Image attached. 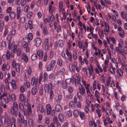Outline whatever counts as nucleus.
<instances>
[{
    "label": "nucleus",
    "instance_id": "1",
    "mask_svg": "<svg viewBox=\"0 0 127 127\" xmlns=\"http://www.w3.org/2000/svg\"><path fill=\"white\" fill-rule=\"evenodd\" d=\"M6 122L8 126H11V127H16V121L15 118L12 117L10 119L9 117H7Z\"/></svg>",
    "mask_w": 127,
    "mask_h": 127
},
{
    "label": "nucleus",
    "instance_id": "2",
    "mask_svg": "<svg viewBox=\"0 0 127 127\" xmlns=\"http://www.w3.org/2000/svg\"><path fill=\"white\" fill-rule=\"evenodd\" d=\"M79 91L77 92V96L79 100L81 101H82L83 98L82 95L86 93V91L85 88L81 86L79 87L78 88Z\"/></svg>",
    "mask_w": 127,
    "mask_h": 127
},
{
    "label": "nucleus",
    "instance_id": "3",
    "mask_svg": "<svg viewBox=\"0 0 127 127\" xmlns=\"http://www.w3.org/2000/svg\"><path fill=\"white\" fill-rule=\"evenodd\" d=\"M7 95V93L4 92L2 95L0 97V100H2L3 99L4 102L6 104L8 103L9 101H10V99L9 98H8Z\"/></svg>",
    "mask_w": 127,
    "mask_h": 127
},
{
    "label": "nucleus",
    "instance_id": "4",
    "mask_svg": "<svg viewBox=\"0 0 127 127\" xmlns=\"http://www.w3.org/2000/svg\"><path fill=\"white\" fill-rule=\"evenodd\" d=\"M78 79V82L81 86H86V81L82 77H80L79 76H77V78Z\"/></svg>",
    "mask_w": 127,
    "mask_h": 127
},
{
    "label": "nucleus",
    "instance_id": "5",
    "mask_svg": "<svg viewBox=\"0 0 127 127\" xmlns=\"http://www.w3.org/2000/svg\"><path fill=\"white\" fill-rule=\"evenodd\" d=\"M12 65L13 68L15 67L16 70L18 72H19L20 69V65L18 63H16L14 60H13Z\"/></svg>",
    "mask_w": 127,
    "mask_h": 127
},
{
    "label": "nucleus",
    "instance_id": "6",
    "mask_svg": "<svg viewBox=\"0 0 127 127\" xmlns=\"http://www.w3.org/2000/svg\"><path fill=\"white\" fill-rule=\"evenodd\" d=\"M44 89L46 92H49L50 91L52 90V86L51 84L50 83L49 84H45Z\"/></svg>",
    "mask_w": 127,
    "mask_h": 127
},
{
    "label": "nucleus",
    "instance_id": "7",
    "mask_svg": "<svg viewBox=\"0 0 127 127\" xmlns=\"http://www.w3.org/2000/svg\"><path fill=\"white\" fill-rule=\"evenodd\" d=\"M49 40L48 38L45 39L43 42V44L45 46V50L46 51L48 50L49 48Z\"/></svg>",
    "mask_w": 127,
    "mask_h": 127
},
{
    "label": "nucleus",
    "instance_id": "8",
    "mask_svg": "<svg viewBox=\"0 0 127 127\" xmlns=\"http://www.w3.org/2000/svg\"><path fill=\"white\" fill-rule=\"evenodd\" d=\"M11 84L12 88L10 89L9 86L8 87V88L9 91L11 92L13 91V89H16V86L15 81L14 80H12L11 82Z\"/></svg>",
    "mask_w": 127,
    "mask_h": 127
},
{
    "label": "nucleus",
    "instance_id": "9",
    "mask_svg": "<svg viewBox=\"0 0 127 127\" xmlns=\"http://www.w3.org/2000/svg\"><path fill=\"white\" fill-rule=\"evenodd\" d=\"M34 42L36 46L37 47H39L41 45L42 40L39 38H37L34 39Z\"/></svg>",
    "mask_w": 127,
    "mask_h": 127
},
{
    "label": "nucleus",
    "instance_id": "10",
    "mask_svg": "<svg viewBox=\"0 0 127 127\" xmlns=\"http://www.w3.org/2000/svg\"><path fill=\"white\" fill-rule=\"evenodd\" d=\"M115 67L113 66V64H111L110 65V67L108 70V71L111 74L115 75Z\"/></svg>",
    "mask_w": 127,
    "mask_h": 127
},
{
    "label": "nucleus",
    "instance_id": "11",
    "mask_svg": "<svg viewBox=\"0 0 127 127\" xmlns=\"http://www.w3.org/2000/svg\"><path fill=\"white\" fill-rule=\"evenodd\" d=\"M9 68V65L8 63L3 64L2 66V70L3 71L8 70Z\"/></svg>",
    "mask_w": 127,
    "mask_h": 127
},
{
    "label": "nucleus",
    "instance_id": "12",
    "mask_svg": "<svg viewBox=\"0 0 127 127\" xmlns=\"http://www.w3.org/2000/svg\"><path fill=\"white\" fill-rule=\"evenodd\" d=\"M105 28L104 30V32L105 34H106V33H108L109 32V28L108 24L106 22L104 23Z\"/></svg>",
    "mask_w": 127,
    "mask_h": 127
},
{
    "label": "nucleus",
    "instance_id": "13",
    "mask_svg": "<svg viewBox=\"0 0 127 127\" xmlns=\"http://www.w3.org/2000/svg\"><path fill=\"white\" fill-rule=\"evenodd\" d=\"M32 72V68L30 66L27 68L25 70V73L26 75H30Z\"/></svg>",
    "mask_w": 127,
    "mask_h": 127
},
{
    "label": "nucleus",
    "instance_id": "14",
    "mask_svg": "<svg viewBox=\"0 0 127 127\" xmlns=\"http://www.w3.org/2000/svg\"><path fill=\"white\" fill-rule=\"evenodd\" d=\"M38 79L37 78H35L34 77H33L32 80L31 85L32 86H33L35 84V86H36L38 84Z\"/></svg>",
    "mask_w": 127,
    "mask_h": 127
},
{
    "label": "nucleus",
    "instance_id": "15",
    "mask_svg": "<svg viewBox=\"0 0 127 127\" xmlns=\"http://www.w3.org/2000/svg\"><path fill=\"white\" fill-rule=\"evenodd\" d=\"M103 122L104 125H106L108 123H113L112 121L108 117H106L104 119Z\"/></svg>",
    "mask_w": 127,
    "mask_h": 127
},
{
    "label": "nucleus",
    "instance_id": "16",
    "mask_svg": "<svg viewBox=\"0 0 127 127\" xmlns=\"http://www.w3.org/2000/svg\"><path fill=\"white\" fill-rule=\"evenodd\" d=\"M65 53L68 57L69 60V61H72V56L71 53L69 52L68 50L67 49L65 51Z\"/></svg>",
    "mask_w": 127,
    "mask_h": 127
},
{
    "label": "nucleus",
    "instance_id": "17",
    "mask_svg": "<svg viewBox=\"0 0 127 127\" xmlns=\"http://www.w3.org/2000/svg\"><path fill=\"white\" fill-rule=\"evenodd\" d=\"M17 12V19H19L20 16L21 12V8L20 6L17 7L16 9Z\"/></svg>",
    "mask_w": 127,
    "mask_h": 127
},
{
    "label": "nucleus",
    "instance_id": "18",
    "mask_svg": "<svg viewBox=\"0 0 127 127\" xmlns=\"http://www.w3.org/2000/svg\"><path fill=\"white\" fill-rule=\"evenodd\" d=\"M3 58L5 59L9 60L10 58V52L8 50L7 51L6 54L3 55L2 56Z\"/></svg>",
    "mask_w": 127,
    "mask_h": 127
},
{
    "label": "nucleus",
    "instance_id": "19",
    "mask_svg": "<svg viewBox=\"0 0 127 127\" xmlns=\"http://www.w3.org/2000/svg\"><path fill=\"white\" fill-rule=\"evenodd\" d=\"M95 95L96 98V100L98 102L100 103V101L99 99L100 98V94L98 91L97 90H96L95 92Z\"/></svg>",
    "mask_w": 127,
    "mask_h": 127
},
{
    "label": "nucleus",
    "instance_id": "20",
    "mask_svg": "<svg viewBox=\"0 0 127 127\" xmlns=\"http://www.w3.org/2000/svg\"><path fill=\"white\" fill-rule=\"evenodd\" d=\"M37 53L38 56H39V59H41L42 58L43 56V53L42 50H38L37 51Z\"/></svg>",
    "mask_w": 127,
    "mask_h": 127
},
{
    "label": "nucleus",
    "instance_id": "21",
    "mask_svg": "<svg viewBox=\"0 0 127 127\" xmlns=\"http://www.w3.org/2000/svg\"><path fill=\"white\" fill-rule=\"evenodd\" d=\"M46 108L47 109V114L49 115L50 114V111L51 110V106L50 104H48L46 105Z\"/></svg>",
    "mask_w": 127,
    "mask_h": 127
},
{
    "label": "nucleus",
    "instance_id": "22",
    "mask_svg": "<svg viewBox=\"0 0 127 127\" xmlns=\"http://www.w3.org/2000/svg\"><path fill=\"white\" fill-rule=\"evenodd\" d=\"M22 58V59L24 60L25 62L27 63L28 62L29 59L28 57L25 53H24L23 54Z\"/></svg>",
    "mask_w": 127,
    "mask_h": 127
},
{
    "label": "nucleus",
    "instance_id": "23",
    "mask_svg": "<svg viewBox=\"0 0 127 127\" xmlns=\"http://www.w3.org/2000/svg\"><path fill=\"white\" fill-rule=\"evenodd\" d=\"M37 90L36 86H34L32 89L31 92L32 94L34 95H35L37 92Z\"/></svg>",
    "mask_w": 127,
    "mask_h": 127
},
{
    "label": "nucleus",
    "instance_id": "24",
    "mask_svg": "<svg viewBox=\"0 0 127 127\" xmlns=\"http://www.w3.org/2000/svg\"><path fill=\"white\" fill-rule=\"evenodd\" d=\"M123 70L122 68L119 69H117L116 73L120 77H122L123 75Z\"/></svg>",
    "mask_w": 127,
    "mask_h": 127
},
{
    "label": "nucleus",
    "instance_id": "25",
    "mask_svg": "<svg viewBox=\"0 0 127 127\" xmlns=\"http://www.w3.org/2000/svg\"><path fill=\"white\" fill-rule=\"evenodd\" d=\"M88 69L89 71L90 75L91 76L92 75V73L94 71L93 67L92 64H90V66L88 67Z\"/></svg>",
    "mask_w": 127,
    "mask_h": 127
},
{
    "label": "nucleus",
    "instance_id": "26",
    "mask_svg": "<svg viewBox=\"0 0 127 127\" xmlns=\"http://www.w3.org/2000/svg\"><path fill=\"white\" fill-rule=\"evenodd\" d=\"M56 8L55 7H53L52 5L50 4L49 6V12L51 13H52L55 10Z\"/></svg>",
    "mask_w": 127,
    "mask_h": 127
},
{
    "label": "nucleus",
    "instance_id": "27",
    "mask_svg": "<svg viewBox=\"0 0 127 127\" xmlns=\"http://www.w3.org/2000/svg\"><path fill=\"white\" fill-rule=\"evenodd\" d=\"M37 111H39L41 113H43L44 111V109H43V106L41 104H39L37 108Z\"/></svg>",
    "mask_w": 127,
    "mask_h": 127
},
{
    "label": "nucleus",
    "instance_id": "28",
    "mask_svg": "<svg viewBox=\"0 0 127 127\" xmlns=\"http://www.w3.org/2000/svg\"><path fill=\"white\" fill-rule=\"evenodd\" d=\"M124 44V42L122 39H120L119 41L118 46L120 49H122L123 48V45Z\"/></svg>",
    "mask_w": 127,
    "mask_h": 127
},
{
    "label": "nucleus",
    "instance_id": "29",
    "mask_svg": "<svg viewBox=\"0 0 127 127\" xmlns=\"http://www.w3.org/2000/svg\"><path fill=\"white\" fill-rule=\"evenodd\" d=\"M9 16L10 17V19L11 20H14L16 16L15 13L13 12H11L9 14Z\"/></svg>",
    "mask_w": 127,
    "mask_h": 127
},
{
    "label": "nucleus",
    "instance_id": "30",
    "mask_svg": "<svg viewBox=\"0 0 127 127\" xmlns=\"http://www.w3.org/2000/svg\"><path fill=\"white\" fill-rule=\"evenodd\" d=\"M15 109H14L13 108H11L10 109V112L12 115H14L15 116L17 115V112L15 110Z\"/></svg>",
    "mask_w": 127,
    "mask_h": 127
},
{
    "label": "nucleus",
    "instance_id": "31",
    "mask_svg": "<svg viewBox=\"0 0 127 127\" xmlns=\"http://www.w3.org/2000/svg\"><path fill=\"white\" fill-rule=\"evenodd\" d=\"M56 111L59 112H60L62 111V108L61 106L59 104H57L55 107Z\"/></svg>",
    "mask_w": 127,
    "mask_h": 127
},
{
    "label": "nucleus",
    "instance_id": "32",
    "mask_svg": "<svg viewBox=\"0 0 127 127\" xmlns=\"http://www.w3.org/2000/svg\"><path fill=\"white\" fill-rule=\"evenodd\" d=\"M6 118L7 117H5L4 116H2L1 117L0 122L2 124L4 125L6 123Z\"/></svg>",
    "mask_w": 127,
    "mask_h": 127
},
{
    "label": "nucleus",
    "instance_id": "33",
    "mask_svg": "<svg viewBox=\"0 0 127 127\" xmlns=\"http://www.w3.org/2000/svg\"><path fill=\"white\" fill-rule=\"evenodd\" d=\"M80 117L82 120H84L85 119V114L84 112H80L79 113Z\"/></svg>",
    "mask_w": 127,
    "mask_h": 127
},
{
    "label": "nucleus",
    "instance_id": "34",
    "mask_svg": "<svg viewBox=\"0 0 127 127\" xmlns=\"http://www.w3.org/2000/svg\"><path fill=\"white\" fill-rule=\"evenodd\" d=\"M65 115L66 117L68 118L71 117L72 115V114L70 111L69 110L65 113Z\"/></svg>",
    "mask_w": 127,
    "mask_h": 127
},
{
    "label": "nucleus",
    "instance_id": "35",
    "mask_svg": "<svg viewBox=\"0 0 127 127\" xmlns=\"http://www.w3.org/2000/svg\"><path fill=\"white\" fill-rule=\"evenodd\" d=\"M42 30L44 35H46L48 34V32L46 26H44L42 29Z\"/></svg>",
    "mask_w": 127,
    "mask_h": 127
},
{
    "label": "nucleus",
    "instance_id": "36",
    "mask_svg": "<svg viewBox=\"0 0 127 127\" xmlns=\"http://www.w3.org/2000/svg\"><path fill=\"white\" fill-rule=\"evenodd\" d=\"M62 95H58L56 101L57 103H60L62 99Z\"/></svg>",
    "mask_w": 127,
    "mask_h": 127
},
{
    "label": "nucleus",
    "instance_id": "37",
    "mask_svg": "<svg viewBox=\"0 0 127 127\" xmlns=\"http://www.w3.org/2000/svg\"><path fill=\"white\" fill-rule=\"evenodd\" d=\"M121 15L123 19H126L127 17V13H125L124 11H121Z\"/></svg>",
    "mask_w": 127,
    "mask_h": 127
},
{
    "label": "nucleus",
    "instance_id": "38",
    "mask_svg": "<svg viewBox=\"0 0 127 127\" xmlns=\"http://www.w3.org/2000/svg\"><path fill=\"white\" fill-rule=\"evenodd\" d=\"M9 99L11 100L12 101H14L16 99L15 95L13 94H12L11 95H9Z\"/></svg>",
    "mask_w": 127,
    "mask_h": 127
},
{
    "label": "nucleus",
    "instance_id": "39",
    "mask_svg": "<svg viewBox=\"0 0 127 127\" xmlns=\"http://www.w3.org/2000/svg\"><path fill=\"white\" fill-rule=\"evenodd\" d=\"M65 71V68L64 67L62 68L59 71V74L61 75H63L64 74Z\"/></svg>",
    "mask_w": 127,
    "mask_h": 127
},
{
    "label": "nucleus",
    "instance_id": "40",
    "mask_svg": "<svg viewBox=\"0 0 127 127\" xmlns=\"http://www.w3.org/2000/svg\"><path fill=\"white\" fill-rule=\"evenodd\" d=\"M73 95L72 94H68L65 95V97L66 99L69 100L71 99L73 97Z\"/></svg>",
    "mask_w": 127,
    "mask_h": 127
},
{
    "label": "nucleus",
    "instance_id": "41",
    "mask_svg": "<svg viewBox=\"0 0 127 127\" xmlns=\"http://www.w3.org/2000/svg\"><path fill=\"white\" fill-rule=\"evenodd\" d=\"M109 38L110 39V41H111L113 44H116V40L114 37H109Z\"/></svg>",
    "mask_w": 127,
    "mask_h": 127
},
{
    "label": "nucleus",
    "instance_id": "42",
    "mask_svg": "<svg viewBox=\"0 0 127 127\" xmlns=\"http://www.w3.org/2000/svg\"><path fill=\"white\" fill-rule=\"evenodd\" d=\"M32 15L33 13L32 12L29 11L27 13V17L29 19H30L32 17Z\"/></svg>",
    "mask_w": 127,
    "mask_h": 127
},
{
    "label": "nucleus",
    "instance_id": "43",
    "mask_svg": "<svg viewBox=\"0 0 127 127\" xmlns=\"http://www.w3.org/2000/svg\"><path fill=\"white\" fill-rule=\"evenodd\" d=\"M58 118L61 122H63L64 121V117L61 114H59Z\"/></svg>",
    "mask_w": 127,
    "mask_h": 127
},
{
    "label": "nucleus",
    "instance_id": "44",
    "mask_svg": "<svg viewBox=\"0 0 127 127\" xmlns=\"http://www.w3.org/2000/svg\"><path fill=\"white\" fill-rule=\"evenodd\" d=\"M77 54L76 50L73 51V57L74 60H76L77 58Z\"/></svg>",
    "mask_w": 127,
    "mask_h": 127
},
{
    "label": "nucleus",
    "instance_id": "45",
    "mask_svg": "<svg viewBox=\"0 0 127 127\" xmlns=\"http://www.w3.org/2000/svg\"><path fill=\"white\" fill-rule=\"evenodd\" d=\"M98 34L101 38H103L104 36V33L103 31L99 30Z\"/></svg>",
    "mask_w": 127,
    "mask_h": 127
},
{
    "label": "nucleus",
    "instance_id": "46",
    "mask_svg": "<svg viewBox=\"0 0 127 127\" xmlns=\"http://www.w3.org/2000/svg\"><path fill=\"white\" fill-rule=\"evenodd\" d=\"M56 64V61L55 60L52 59L51 60L50 63L49 64L54 67L55 65Z\"/></svg>",
    "mask_w": 127,
    "mask_h": 127
},
{
    "label": "nucleus",
    "instance_id": "47",
    "mask_svg": "<svg viewBox=\"0 0 127 127\" xmlns=\"http://www.w3.org/2000/svg\"><path fill=\"white\" fill-rule=\"evenodd\" d=\"M69 106L70 108H73L75 106V103L73 101H71L69 104Z\"/></svg>",
    "mask_w": 127,
    "mask_h": 127
},
{
    "label": "nucleus",
    "instance_id": "48",
    "mask_svg": "<svg viewBox=\"0 0 127 127\" xmlns=\"http://www.w3.org/2000/svg\"><path fill=\"white\" fill-rule=\"evenodd\" d=\"M69 67L71 71L74 72L75 68L73 65L72 64H70Z\"/></svg>",
    "mask_w": 127,
    "mask_h": 127
},
{
    "label": "nucleus",
    "instance_id": "49",
    "mask_svg": "<svg viewBox=\"0 0 127 127\" xmlns=\"http://www.w3.org/2000/svg\"><path fill=\"white\" fill-rule=\"evenodd\" d=\"M12 38V36L10 34H8L6 37V39L9 42H10Z\"/></svg>",
    "mask_w": 127,
    "mask_h": 127
},
{
    "label": "nucleus",
    "instance_id": "50",
    "mask_svg": "<svg viewBox=\"0 0 127 127\" xmlns=\"http://www.w3.org/2000/svg\"><path fill=\"white\" fill-rule=\"evenodd\" d=\"M37 58V56L36 54H33L31 56V59L33 61L36 60Z\"/></svg>",
    "mask_w": 127,
    "mask_h": 127
},
{
    "label": "nucleus",
    "instance_id": "51",
    "mask_svg": "<svg viewBox=\"0 0 127 127\" xmlns=\"http://www.w3.org/2000/svg\"><path fill=\"white\" fill-rule=\"evenodd\" d=\"M25 43L23 45V47L25 49H26L28 48V45L30 44V41H28L27 42H25Z\"/></svg>",
    "mask_w": 127,
    "mask_h": 127
},
{
    "label": "nucleus",
    "instance_id": "52",
    "mask_svg": "<svg viewBox=\"0 0 127 127\" xmlns=\"http://www.w3.org/2000/svg\"><path fill=\"white\" fill-rule=\"evenodd\" d=\"M58 45L60 47H62L63 45V41L62 40L60 39L59 40Z\"/></svg>",
    "mask_w": 127,
    "mask_h": 127
},
{
    "label": "nucleus",
    "instance_id": "53",
    "mask_svg": "<svg viewBox=\"0 0 127 127\" xmlns=\"http://www.w3.org/2000/svg\"><path fill=\"white\" fill-rule=\"evenodd\" d=\"M53 67H54L52 65L49 64L47 67L46 69L47 71H50L52 70Z\"/></svg>",
    "mask_w": 127,
    "mask_h": 127
},
{
    "label": "nucleus",
    "instance_id": "54",
    "mask_svg": "<svg viewBox=\"0 0 127 127\" xmlns=\"http://www.w3.org/2000/svg\"><path fill=\"white\" fill-rule=\"evenodd\" d=\"M96 113L97 114L98 116L100 117L101 116V110L99 108L96 109Z\"/></svg>",
    "mask_w": 127,
    "mask_h": 127
},
{
    "label": "nucleus",
    "instance_id": "55",
    "mask_svg": "<svg viewBox=\"0 0 127 127\" xmlns=\"http://www.w3.org/2000/svg\"><path fill=\"white\" fill-rule=\"evenodd\" d=\"M120 36L122 38L123 37V36L125 34V32L124 30L119 32L118 33Z\"/></svg>",
    "mask_w": 127,
    "mask_h": 127
},
{
    "label": "nucleus",
    "instance_id": "56",
    "mask_svg": "<svg viewBox=\"0 0 127 127\" xmlns=\"http://www.w3.org/2000/svg\"><path fill=\"white\" fill-rule=\"evenodd\" d=\"M33 22L31 20H29L28 21V24L29 25V28L31 30L33 28Z\"/></svg>",
    "mask_w": 127,
    "mask_h": 127
},
{
    "label": "nucleus",
    "instance_id": "57",
    "mask_svg": "<svg viewBox=\"0 0 127 127\" xmlns=\"http://www.w3.org/2000/svg\"><path fill=\"white\" fill-rule=\"evenodd\" d=\"M28 115H29L31 114L32 112L31 107V106L29 105L28 106Z\"/></svg>",
    "mask_w": 127,
    "mask_h": 127
},
{
    "label": "nucleus",
    "instance_id": "58",
    "mask_svg": "<svg viewBox=\"0 0 127 127\" xmlns=\"http://www.w3.org/2000/svg\"><path fill=\"white\" fill-rule=\"evenodd\" d=\"M24 85L27 88H29L30 87V85L29 82L28 81H26L24 83Z\"/></svg>",
    "mask_w": 127,
    "mask_h": 127
},
{
    "label": "nucleus",
    "instance_id": "59",
    "mask_svg": "<svg viewBox=\"0 0 127 127\" xmlns=\"http://www.w3.org/2000/svg\"><path fill=\"white\" fill-rule=\"evenodd\" d=\"M19 108L20 109L21 111H22L24 110V109L25 108H24V106L23 104L21 103L19 104Z\"/></svg>",
    "mask_w": 127,
    "mask_h": 127
},
{
    "label": "nucleus",
    "instance_id": "60",
    "mask_svg": "<svg viewBox=\"0 0 127 127\" xmlns=\"http://www.w3.org/2000/svg\"><path fill=\"white\" fill-rule=\"evenodd\" d=\"M56 31L58 33L62 32L61 27L60 25H58V27H57V29H56Z\"/></svg>",
    "mask_w": 127,
    "mask_h": 127
},
{
    "label": "nucleus",
    "instance_id": "61",
    "mask_svg": "<svg viewBox=\"0 0 127 127\" xmlns=\"http://www.w3.org/2000/svg\"><path fill=\"white\" fill-rule=\"evenodd\" d=\"M76 105L77 107L81 108L82 107V104L81 102L79 101H78L76 103Z\"/></svg>",
    "mask_w": 127,
    "mask_h": 127
},
{
    "label": "nucleus",
    "instance_id": "62",
    "mask_svg": "<svg viewBox=\"0 0 127 127\" xmlns=\"http://www.w3.org/2000/svg\"><path fill=\"white\" fill-rule=\"evenodd\" d=\"M57 64L59 66H61L63 64L62 60L61 59L58 60V61Z\"/></svg>",
    "mask_w": 127,
    "mask_h": 127
},
{
    "label": "nucleus",
    "instance_id": "63",
    "mask_svg": "<svg viewBox=\"0 0 127 127\" xmlns=\"http://www.w3.org/2000/svg\"><path fill=\"white\" fill-rule=\"evenodd\" d=\"M73 113L74 116L76 117H77L79 115V112L77 110H75L73 112Z\"/></svg>",
    "mask_w": 127,
    "mask_h": 127
},
{
    "label": "nucleus",
    "instance_id": "64",
    "mask_svg": "<svg viewBox=\"0 0 127 127\" xmlns=\"http://www.w3.org/2000/svg\"><path fill=\"white\" fill-rule=\"evenodd\" d=\"M28 37L29 39L30 40H32L33 38V35L31 33L29 34L28 35Z\"/></svg>",
    "mask_w": 127,
    "mask_h": 127
}]
</instances>
